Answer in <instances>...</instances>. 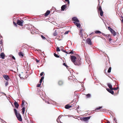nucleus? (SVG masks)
<instances>
[{
    "label": "nucleus",
    "mask_w": 123,
    "mask_h": 123,
    "mask_svg": "<svg viewBox=\"0 0 123 123\" xmlns=\"http://www.w3.org/2000/svg\"><path fill=\"white\" fill-rule=\"evenodd\" d=\"M79 106H78V107L77 108H79Z\"/></svg>",
    "instance_id": "62"
},
{
    "label": "nucleus",
    "mask_w": 123,
    "mask_h": 123,
    "mask_svg": "<svg viewBox=\"0 0 123 123\" xmlns=\"http://www.w3.org/2000/svg\"><path fill=\"white\" fill-rule=\"evenodd\" d=\"M86 43L88 44L91 45L92 44V42L90 38H88L86 40Z\"/></svg>",
    "instance_id": "8"
},
{
    "label": "nucleus",
    "mask_w": 123,
    "mask_h": 123,
    "mask_svg": "<svg viewBox=\"0 0 123 123\" xmlns=\"http://www.w3.org/2000/svg\"><path fill=\"white\" fill-rule=\"evenodd\" d=\"M12 58L14 60H15V57L14 56H12Z\"/></svg>",
    "instance_id": "46"
},
{
    "label": "nucleus",
    "mask_w": 123,
    "mask_h": 123,
    "mask_svg": "<svg viewBox=\"0 0 123 123\" xmlns=\"http://www.w3.org/2000/svg\"><path fill=\"white\" fill-rule=\"evenodd\" d=\"M41 83H40V84H38L37 86V87H39L41 85Z\"/></svg>",
    "instance_id": "39"
},
{
    "label": "nucleus",
    "mask_w": 123,
    "mask_h": 123,
    "mask_svg": "<svg viewBox=\"0 0 123 123\" xmlns=\"http://www.w3.org/2000/svg\"><path fill=\"white\" fill-rule=\"evenodd\" d=\"M3 77L6 80L8 81L10 79L9 77V76L5 74L3 75Z\"/></svg>",
    "instance_id": "5"
},
{
    "label": "nucleus",
    "mask_w": 123,
    "mask_h": 123,
    "mask_svg": "<svg viewBox=\"0 0 123 123\" xmlns=\"http://www.w3.org/2000/svg\"><path fill=\"white\" fill-rule=\"evenodd\" d=\"M19 55L21 57H22L24 56V54H19Z\"/></svg>",
    "instance_id": "37"
},
{
    "label": "nucleus",
    "mask_w": 123,
    "mask_h": 123,
    "mask_svg": "<svg viewBox=\"0 0 123 123\" xmlns=\"http://www.w3.org/2000/svg\"><path fill=\"white\" fill-rule=\"evenodd\" d=\"M14 105L15 106V107L17 109L18 108L19 106V104L16 101L14 102Z\"/></svg>",
    "instance_id": "12"
},
{
    "label": "nucleus",
    "mask_w": 123,
    "mask_h": 123,
    "mask_svg": "<svg viewBox=\"0 0 123 123\" xmlns=\"http://www.w3.org/2000/svg\"><path fill=\"white\" fill-rule=\"evenodd\" d=\"M25 107H23V108L22 109V112L23 114H24L25 112Z\"/></svg>",
    "instance_id": "20"
},
{
    "label": "nucleus",
    "mask_w": 123,
    "mask_h": 123,
    "mask_svg": "<svg viewBox=\"0 0 123 123\" xmlns=\"http://www.w3.org/2000/svg\"><path fill=\"white\" fill-rule=\"evenodd\" d=\"M43 74H44V72H42L40 74V75L41 76H42V75H43Z\"/></svg>",
    "instance_id": "40"
},
{
    "label": "nucleus",
    "mask_w": 123,
    "mask_h": 123,
    "mask_svg": "<svg viewBox=\"0 0 123 123\" xmlns=\"http://www.w3.org/2000/svg\"><path fill=\"white\" fill-rule=\"evenodd\" d=\"M101 33L102 34V35H104V36H105V34H104V33H102V32H101Z\"/></svg>",
    "instance_id": "49"
},
{
    "label": "nucleus",
    "mask_w": 123,
    "mask_h": 123,
    "mask_svg": "<svg viewBox=\"0 0 123 123\" xmlns=\"http://www.w3.org/2000/svg\"><path fill=\"white\" fill-rule=\"evenodd\" d=\"M65 1L66 2H68L69 1V0H65Z\"/></svg>",
    "instance_id": "55"
},
{
    "label": "nucleus",
    "mask_w": 123,
    "mask_h": 123,
    "mask_svg": "<svg viewBox=\"0 0 123 123\" xmlns=\"http://www.w3.org/2000/svg\"><path fill=\"white\" fill-rule=\"evenodd\" d=\"M90 118V117H86L83 118V120L84 121H87Z\"/></svg>",
    "instance_id": "11"
},
{
    "label": "nucleus",
    "mask_w": 123,
    "mask_h": 123,
    "mask_svg": "<svg viewBox=\"0 0 123 123\" xmlns=\"http://www.w3.org/2000/svg\"><path fill=\"white\" fill-rule=\"evenodd\" d=\"M66 6L65 5H62L61 7V10L63 11L66 8Z\"/></svg>",
    "instance_id": "14"
},
{
    "label": "nucleus",
    "mask_w": 123,
    "mask_h": 123,
    "mask_svg": "<svg viewBox=\"0 0 123 123\" xmlns=\"http://www.w3.org/2000/svg\"><path fill=\"white\" fill-rule=\"evenodd\" d=\"M98 12H100V15L101 16H102L103 15V12L102 11L101 7V6H99L98 9Z\"/></svg>",
    "instance_id": "6"
},
{
    "label": "nucleus",
    "mask_w": 123,
    "mask_h": 123,
    "mask_svg": "<svg viewBox=\"0 0 123 123\" xmlns=\"http://www.w3.org/2000/svg\"><path fill=\"white\" fill-rule=\"evenodd\" d=\"M111 38H110L109 39V41H111Z\"/></svg>",
    "instance_id": "51"
},
{
    "label": "nucleus",
    "mask_w": 123,
    "mask_h": 123,
    "mask_svg": "<svg viewBox=\"0 0 123 123\" xmlns=\"http://www.w3.org/2000/svg\"><path fill=\"white\" fill-rule=\"evenodd\" d=\"M14 110L18 120L20 121H22V119L20 114L19 113H17V110L16 109H14Z\"/></svg>",
    "instance_id": "1"
},
{
    "label": "nucleus",
    "mask_w": 123,
    "mask_h": 123,
    "mask_svg": "<svg viewBox=\"0 0 123 123\" xmlns=\"http://www.w3.org/2000/svg\"><path fill=\"white\" fill-rule=\"evenodd\" d=\"M58 84L60 86H61L63 84V82L61 80L59 81L58 82Z\"/></svg>",
    "instance_id": "19"
},
{
    "label": "nucleus",
    "mask_w": 123,
    "mask_h": 123,
    "mask_svg": "<svg viewBox=\"0 0 123 123\" xmlns=\"http://www.w3.org/2000/svg\"><path fill=\"white\" fill-rule=\"evenodd\" d=\"M69 32V31H66L64 33V34H68Z\"/></svg>",
    "instance_id": "38"
},
{
    "label": "nucleus",
    "mask_w": 123,
    "mask_h": 123,
    "mask_svg": "<svg viewBox=\"0 0 123 123\" xmlns=\"http://www.w3.org/2000/svg\"><path fill=\"white\" fill-rule=\"evenodd\" d=\"M13 24L16 27H17V23L15 22L14 21L13 22Z\"/></svg>",
    "instance_id": "34"
},
{
    "label": "nucleus",
    "mask_w": 123,
    "mask_h": 123,
    "mask_svg": "<svg viewBox=\"0 0 123 123\" xmlns=\"http://www.w3.org/2000/svg\"><path fill=\"white\" fill-rule=\"evenodd\" d=\"M59 117H58V118L57 119V122H58V121H59V120L60 119Z\"/></svg>",
    "instance_id": "48"
},
{
    "label": "nucleus",
    "mask_w": 123,
    "mask_h": 123,
    "mask_svg": "<svg viewBox=\"0 0 123 123\" xmlns=\"http://www.w3.org/2000/svg\"><path fill=\"white\" fill-rule=\"evenodd\" d=\"M8 84V82H6L5 85L6 86H7Z\"/></svg>",
    "instance_id": "41"
},
{
    "label": "nucleus",
    "mask_w": 123,
    "mask_h": 123,
    "mask_svg": "<svg viewBox=\"0 0 123 123\" xmlns=\"http://www.w3.org/2000/svg\"><path fill=\"white\" fill-rule=\"evenodd\" d=\"M106 90H107V91L109 92L110 91L111 89H109V88H107L106 89Z\"/></svg>",
    "instance_id": "43"
},
{
    "label": "nucleus",
    "mask_w": 123,
    "mask_h": 123,
    "mask_svg": "<svg viewBox=\"0 0 123 123\" xmlns=\"http://www.w3.org/2000/svg\"><path fill=\"white\" fill-rule=\"evenodd\" d=\"M72 20L73 21H74V22H79V20L78 18L76 17H74L72 18Z\"/></svg>",
    "instance_id": "9"
},
{
    "label": "nucleus",
    "mask_w": 123,
    "mask_h": 123,
    "mask_svg": "<svg viewBox=\"0 0 123 123\" xmlns=\"http://www.w3.org/2000/svg\"><path fill=\"white\" fill-rule=\"evenodd\" d=\"M54 56L56 57H59L60 56L58 55V54H54Z\"/></svg>",
    "instance_id": "33"
},
{
    "label": "nucleus",
    "mask_w": 123,
    "mask_h": 123,
    "mask_svg": "<svg viewBox=\"0 0 123 123\" xmlns=\"http://www.w3.org/2000/svg\"><path fill=\"white\" fill-rule=\"evenodd\" d=\"M36 61L37 62H38L39 61L38 60H37V59H36Z\"/></svg>",
    "instance_id": "53"
},
{
    "label": "nucleus",
    "mask_w": 123,
    "mask_h": 123,
    "mask_svg": "<svg viewBox=\"0 0 123 123\" xmlns=\"http://www.w3.org/2000/svg\"><path fill=\"white\" fill-rule=\"evenodd\" d=\"M2 40H1L0 41V44H2V43H3L2 42Z\"/></svg>",
    "instance_id": "45"
},
{
    "label": "nucleus",
    "mask_w": 123,
    "mask_h": 123,
    "mask_svg": "<svg viewBox=\"0 0 123 123\" xmlns=\"http://www.w3.org/2000/svg\"><path fill=\"white\" fill-rule=\"evenodd\" d=\"M57 35V33L56 32V30L55 31V32L53 33V35L54 36H56Z\"/></svg>",
    "instance_id": "22"
},
{
    "label": "nucleus",
    "mask_w": 123,
    "mask_h": 123,
    "mask_svg": "<svg viewBox=\"0 0 123 123\" xmlns=\"http://www.w3.org/2000/svg\"><path fill=\"white\" fill-rule=\"evenodd\" d=\"M100 110L101 111H103L102 109H101V110Z\"/></svg>",
    "instance_id": "60"
},
{
    "label": "nucleus",
    "mask_w": 123,
    "mask_h": 123,
    "mask_svg": "<svg viewBox=\"0 0 123 123\" xmlns=\"http://www.w3.org/2000/svg\"><path fill=\"white\" fill-rule=\"evenodd\" d=\"M71 58L72 62L74 63V62H75L77 59L76 57L74 56H71Z\"/></svg>",
    "instance_id": "10"
},
{
    "label": "nucleus",
    "mask_w": 123,
    "mask_h": 123,
    "mask_svg": "<svg viewBox=\"0 0 123 123\" xmlns=\"http://www.w3.org/2000/svg\"><path fill=\"white\" fill-rule=\"evenodd\" d=\"M111 67H110L109 68L108 70V72H108V73H110L111 72Z\"/></svg>",
    "instance_id": "26"
},
{
    "label": "nucleus",
    "mask_w": 123,
    "mask_h": 123,
    "mask_svg": "<svg viewBox=\"0 0 123 123\" xmlns=\"http://www.w3.org/2000/svg\"><path fill=\"white\" fill-rule=\"evenodd\" d=\"M61 50L62 52L66 53V54H74V53H75V52L73 50L71 51H67L66 50H63V49H62Z\"/></svg>",
    "instance_id": "3"
},
{
    "label": "nucleus",
    "mask_w": 123,
    "mask_h": 123,
    "mask_svg": "<svg viewBox=\"0 0 123 123\" xmlns=\"http://www.w3.org/2000/svg\"><path fill=\"white\" fill-rule=\"evenodd\" d=\"M114 120L115 121V122H116V123L117 122L116 121H117V120H116V119L115 118L114 119Z\"/></svg>",
    "instance_id": "52"
},
{
    "label": "nucleus",
    "mask_w": 123,
    "mask_h": 123,
    "mask_svg": "<svg viewBox=\"0 0 123 123\" xmlns=\"http://www.w3.org/2000/svg\"><path fill=\"white\" fill-rule=\"evenodd\" d=\"M112 34H113L114 36H115L116 35V33L113 30V31H110Z\"/></svg>",
    "instance_id": "18"
},
{
    "label": "nucleus",
    "mask_w": 123,
    "mask_h": 123,
    "mask_svg": "<svg viewBox=\"0 0 123 123\" xmlns=\"http://www.w3.org/2000/svg\"><path fill=\"white\" fill-rule=\"evenodd\" d=\"M68 2V4H69V1H68L67 2Z\"/></svg>",
    "instance_id": "56"
},
{
    "label": "nucleus",
    "mask_w": 123,
    "mask_h": 123,
    "mask_svg": "<svg viewBox=\"0 0 123 123\" xmlns=\"http://www.w3.org/2000/svg\"><path fill=\"white\" fill-rule=\"evenodd\" d=\"M24 100L23 101H22V103L21 104V105L22 107H24Z\"/></svg>",
    "instance_id": "30"
},
{
    "label": "nucleus",
    "mask_w": 123,
    "mask_h": 123,
    "mask_svg": "<svg viewBox=\"0 0 123 123\" xmlns=\"http://www.w3.org/2000/svg\"><path fill=\"white\" fill-rule=\"evenodd\" d=\"M98 0V1H99V3H100V2H99V0Z\"/></svg>",
    "instance_id": "61"
},
{
    "label": "nucleus",
    "mask_w": 123,
    "mask_h": 123,
    "mask_svg": "<svg viewBox=\"0 0 123 123\" xmlns=\"http://www.w3.org/2000/svg\"><path fill=\"white\" fill-rule=\"evenodd\" d=\"M18 54H24L21 51H20L18 52Z\"/></svg>",
    "instance_id": "44"
},
{
    "label": "nucleus",
    "mask_w": 123,
    "mask_h": 123,
    "mask_svg": "<svg viewBox=\"0 0 123 123\" xmlns=\"http://www.w3.org/2000/svg\"><path fill=\"white\" fill-rule=\"evenodd\" d=\"M16 51L17 52H18V50H16Z\"/></svg>",
    "instance_id": "59"
},
{
    "label": "nucleus",
    "mask_w": 123,
    "mask_h": 123,
    "mask_svg": "<svg viewBox=\"0 0 123 123\" xmlns=\"http://www.w3.org/2000/svg\"><path fill=\"white\" fill-rule=\"evenodd\" d=\"M118 88V87H117L116 88H115V87L113 88L112 89H113V90H117Z\"/></svg>",
    "instance_id": "31"
},
{
    "label": "nucleus",
    "mask_w": 123,
    "mask_h": 123,
    "mask_svg": "<svg viewBox=\"0 0 123 123\" xmlns=\"http://www.w3.org/2000/svg\"><path fill=\"white\" fill-rule=\"evenodd\" d=\"M81 59L80 58H77L75 62H74V64L76 65H79L81 64Z\"/></svg>",
    "instance_id": "2"
},
{
    "label": "nucleus",
    "mask_w": 123,
    "mask_h": 123,
    "mask_svg": "<svg viewBox=\"0 0 123 123\" xmlns=\"http://www.w3.org/2000/svg\"><path fill=\"white\" fill-rule=\"evenodd\" d=\"M106 123H110V122L109 121H107L106 122Z\"/></svg>",
    "instance_id": "50"
},
{
    "label": "nucleus",
    "mask_w": 123,
    "mask_h": 123,
    "mask_svg": "<svg viewBox=\"0 0 123 123\" xmlns=\"http://www.w3.org/2000/svg\"><path fill=\"white\" fill-rule=\"evenodd\" d=\"M44 78V77L42 76L41 77V78L40 80V81H39V82L40 83H41L42 82V81L43 80V79Z\"/></svg>",
    "instance_id": "23"
},
{
    "label": "nucleus",
    "mask_w": 123,
    "mask_h": 123,
    "mask_svg": "<svg viewBox=\"0 0 123 123\" xmlns=\"http://www.w3.org/2000/svg\"><path fill=\"white\" fill-rule=\"evenodd\" d=\"M45 102H46V103H49V102L48 101H46Z\"/></svg>",
    "instance_id": "54"
},
{
    "label": "nucleus",
    "mask_w": 123,
    "mask_h": 123,
    "mask_svg": "<svg viewBox=\"0 0 123 123\" xmlns=\"http://www.w3.org/2000/svg\"><path fill=\"white\" fill-rule=\"evenodd\" d=\"M56 51L57 52L60 51V49L58 47H57L56 48Z\"/></svg>",
    "instance_id": "27"
},
{
    "label": "nucleus",
    "mask_w": 123,
    "mask_h": 123,
    "mask_svg": "<svg viewBox=\"0 0 123 123\" xmlns=\"http://www.w3.org/2000/svg\"><path fill=\"white\" fill-rule=\"evenodd\" d=\"M85 56L86 60V62L88 63L90 61V59L89 57V55H88V54H86V55H85Z\"/></svg>",
    "instance_id": "7"
},
{
    "label": "nucleus",
    "mask_w": 123,
    "mask_h": 123,
    "mask_svg": "<svg viewBox=\"0 0 123 123\" xmlns=\"http://www.w3.org/2000/svg\"><path fill=\"white\" fill-rule=\"evenodd\" d=\"M95 32L96 33H101V32L97 30L95 31Z\"/></svg>",
    "instance_id": "25"
},
{
    "label": "nucleus",
    "mask_w": 123,
    "mask_h": 123,
    "mask_svg": "<svg viewBox=\"0 0 123 123\" xmlns=\"http://www.w3.org/2000/svg\"><path fill=\"white\" fill-rule=\"evenodd\" d=\"M41 37L43 39L45 40L46 39V38L44 37L43 36V35H41Z\"/></svg>",
    "instance_id": "32"
},
{
    "label": "nucleus",
    "mask_w": 123,
    "mask_h": 123,
    "mask_svg": "<svg viewBox=\"0 0 123 123\" xmlns=\"http://www.w3.org/2000/svg\"><path fill=\"white\" fill-rule=\"evenodd\" d=\"M71 107V106H70L69 105H67L65 106V108L66 109H69Z\"/></svg>",
    "instance_id": "17"
},
{
    "label": "nucleus",
    "mask_w": 123,
    "mask_h": 123,
    "mask_svg": "<svg viewBox=\"0 0 123 123\" xmlns=\"http://www.w3.org/2000/svg\"><path fill=\"white\" fill-rule=\"evenodd\" d=\"M82 30H80V35H81V37H82V36H83L82 34Z\"/></svg>",
    "instance_id": "35"
},
{
    "label": "nucleus",
    "mask_w": 123,
    "mask_h": 123,
    "mask_svg": "<svg viewBox=\"0 0 123 123\" xmlns=\"http://www.w3.org/2000/svg\"><path fill=\"white\" fill-rule=\"evenodd\" d=\"M50 12V11L49 10L47 11L46 13L44 14V16H47L48 15Z\"/></svg>",
    "instance_id": "13"
},
{
    "label": "nucleus",
    "mask_w": 123,
    "mask_h": 123,
    "mask_svg": "<svg viewBox=\"0 0 123 123\" xmlns=\"http://www.w3.org/2000/svg\"><path fill=\"white\" fill-rule=\"evenodd\" d=\"M113 89H111L110 90V91H109V92L111 93L113 95L114 94V92L113 91Z\"/></svg>",
    "instance_id": "24"
},
{
    "label": "nucleus",
    "mask_w": 123,
    "mask_h": 123,
    "mask_svg": "<svg viewBox=\"0 0 123 123\" xmlns=\"http://www.w3.org/2000/svg\"><path fill=\"white\" fill-rule=\"evenodd\" d=\"M54 54H55V53H54Z\"/></svg>",
    "instance_id": "63"
},
{
    "label": "nucleus",
    "mask_w": 123,
    "mask_h": 123,
    "mask_svg": "<svg viewBox=\"0 0 123 123\" xmlns=\"http://www.w3.org/2000/svg\"><path fill=\"white\" fill-rule=\"evenodd\" d=\"M63 65L64 66H65V67H67V65L65 63H63Z\"/></svg>",
    "instance_id": "42"
},
{
    "label": "nucleus",
    "mask_w": 123,
    "mask_h": 123,
    "mask_svg": "<svg viewBox=\"0 0 123 123\" xmlns=\"http://www.w3.org/2000/svg\"><path fill=\"white\" fill-rule=\"evenodd\" d=\"M2 45L0 46V49L1 50V49H2L1 48H2Z\"/></svg>",
    "instance_id": "47"
},
{
    "label": "nucleus",
    "mask_w": 123,
    "mask_h": 123,
    "mask_svg": "<svg viewBox=\"0 0 123 123\" xmlns=\"http://www.w3.org/2000/svg\"><path fill=\"white\" fill-rule=\"evenodd\" d=\"M24 22L23 20H18L17 23V24L21 26H22L23 25V24Z\"/></svg>",
    "instance_id": "4"
},
{
    "label": "nucleus",
    "mask_w": 123,
    "mask_h": 123,
    "mask_svg": "<svg viewBox=\"0 0 123 123\" xmlns=\"http://www.w3.org/2000/svg\"><path fill=\"white\" fill-rule=\"evenodd\" d=\"M0 54H4V53L3 52H2L1 53H0Z\"/></svg>",
    "instance_id": "58"
},
{
    "label": "nucleus",
    "mask_w": 123,
    "mask_h": 123,
    "mask_svg": "<svg viewBox=\"0 0 123 123\" xmlns=\"http://www.w3.org/2000/svg\"><path fill=\"white\" fill-rule=\"evenodd\" d=\"M0 56L1 58L2 59H4V58L5 56V54H0Z\"/></svg>",
    "instance_id": "21"
},
{
    "label": "nucleus",
    "mask_w": 123,
    "mask_h": 123,
    "mask_svg": "<svg viewBox=\"0 0 123 123\" xmlns=\"http://www.w3.org/2000/svg\"><path fill=\"white\" fill-rule=\"evenodd\" d=\"M74 23L77 27H80V23H77V22H74Z\"/></svg>",
    "instance_id": "15"
},
{
    "label": "nucleus",
    "mask_w": 123,
    "mask_h": 123,
    "mask_svg": "<svg viewBox=\"0 0 123 123\" xmlns=\"http://www.w3.org/2000/svg\"><path fill=\"white\" fill-rule=\"evenodd\" d=\"M122 22L123 23V17L122 18Z\"/></svg>",
    "instance_id": "57"
},
{
    "label": "nucleus",
    "mask_w": 123,
    "mask_h": 123,
    "mask_svg": "<svg viewBox=\"0 0 123 123\" xmlns=\"http://www.w3.org/2000/svg\"><path fill=\"white\" fill-rule=\"evenodd\" d=\"M107 85L111 89H112L113 88L112 87V86L111 84L110 83H108L107 84Z\"/></svg>",
    "instance_id": "16"
},
{
    "label": "nucleus",
    "mask_w": 123,
    "mask_h": 123,
    "mask_svg": "<svg viewBox=\"0 0 123 123\" xmlns=\"http://www.w3.org/2000/svg\"><path fill=\"white\" fill-rule=\"evenodd\" d=\"M108 29L110 31H113V30L110 27H108Z\"/></svg>",
    "instance_id": "28"
},
{
    "label": "nucleus",
    "mask_w": 123,
    "mask_h": 123,
    "mask_svg": "<svg viewBox=\"0 0 123 123\" xmlns=\"http://www.w3.org/2000/svg\"><path fill=\"white\" fill-rule=\"evenodd\" d=\"M86 96L87 98H89L90 97L91 95L89 93L86 95Z\"/></svg>",
    "instance_id": "29"
},
{
    "label": "nucleus",
    "mask_w": 123,
    "mask_h": 123,
    "mask_svg": "<svg viewBox=\"0 0 123 123\" xmlns=\"http://www.w3.org/2000/svg\"><path fill=\"white\" fill-rule=\"evenodd\" d=\"M102 108V107H99L97 108L96 109V110H99Z\"/></svg>",
    "instance_id": "36"
},
{
    "label": "nucleus",
    "mask_w": 123,
    "mask_h": 123,
    "mask_svg": "<svg viewBox=\"0 0 123 123\" xmlns=\"http://www.w3.org/2000/svg\"><path fill=\"white\" fill-rule=\"evenodd\" d=\"M99 5V4H98Z\"/></svg>",
    "instance_id": "64"
}]
</instances>
